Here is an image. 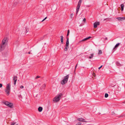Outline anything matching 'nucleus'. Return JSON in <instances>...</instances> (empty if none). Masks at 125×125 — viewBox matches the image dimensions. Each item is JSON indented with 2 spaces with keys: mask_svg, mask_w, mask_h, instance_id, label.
<instances>
[{
  "mask_svg": "<svg viewBox=\"0 0 125 125\" xmlns=\"http://www.w3.org/2000/svg\"><path fill=\"white\" fill-rule=\"evenodd\" d=\"M28 53L29 54H30V52H28Z\"/></svg>",
  "mask_w": 125,
  "mask_h": 125,
  "instance_id": "46",
  "label": "nucleus"
},
{
  "mask_svg": "<svg viewBox=\"0 0 125 125\" xmlns=\"http://www.w3.org/2000/svg\"><path fill=\"white\" fill-rule=\"evenodd\" d=\"M82 1V0H80L78 2V4H79L81 5Z\"/></svg>",
  "mask_w": 125,
  "mask_h": 125,
  "instance_id": "24",
  "label": "nucleus"
},
{
  "mask_svg": "<svg viewBox=\"0 0 125 125\" xmlns=\"http://www.w3.org/2000/svg\"><path fill=\"white\" fill-rule=\"evenodd\" d=\"M16 123V122H13L11 123V125H15Z\"/></svg>",
  "mask_w": 125,
  "mask_h": 125,
  "instance_id": "26",
  "label": "nucleus"
},
{
  "mask_svg": "<svg viewBox=\"0 0 125 125\" xmlns=\"http://www.w3.org/2000/svg\"><path fill=\"white\" fill-rule=\"evenodd\" d=\"M41 39H40V40H43V37H42V38H41Z\"/></svg>",
  "mask_w": 125,
  "mask_h": 125,
  "instance_id": "41",
  "label": "nucleus"
},
{
  "mask_svg": "<svg viewBox=\"0 0 125 125\" xmlns=\"http://www.w3.org/2000/svg\"><path fill=\"white\" fill-rule=\"evenodd\" d=\"M25 30H26V33H27L29 29H27L26 28H25Z\"/></svg>",
  "mask_w": 125,
  "mask_h": 125,
  "instance_id": "29",
  "label": "nucleus"
},
{
  "mask_svg": "<svg viewBox=\"0 0 125 125\" xmlns=\"http://www.w3.org/2000/svg\"><path fill=\"white\" fill-rule=\"evenodd\" d=\"M124 5L123 4H122L121 5V8H124Z\"/></svg>",
  "mask_w": 125,
  "mask_h": 125,
  "instance_id": "28",
  "label": "nucleus"
},
{
  "mask_svg": "<svg viewBox=\"0 0 125 125\" xmlns=\"http://www.w3.org/2000/svg\"><path fill=\"white\" fill-rule=\"evenodd\" d=\"M2 85L1 83H0V88H1L2 87Z\"/></svg>",
  "mask_w": 125,
  "mask_h": 125,
  "instance_id": "37",
  "label": "nucleus"
},
{
  "mask_svg": "<svg viewBox=\"0 0 125 125\" xmlns=\"http://www.w3.org/2000/svg\"><path fill=\"white\" fill-rule=\"evenodd\" d=\"M99 52H98V54L99 55L101 54L102 53V52L101 50H99Z\"/></svg>",
  "mask_w": 125,
  "mask_h": 125,
  "instance_id": "20",
  "label": "nucleus"
},
{
  "mask_svg": "<svg viewBox=\"0 0 125 125\" xmlns=\"http://www.w3.org/2000/svg\"><path fill=\"white\" fill-rule=\"evenodd\" d=\"M17 79V76H14V77H13V80H15V79Z\"/></svg>",
  "mask_w": 125,
  "mask_h": 125,
  "instance_id": "21",
  "label": "nucleus"
},
{
  "mask_svg": "<svg viewBox=\"0 0 125 125\" xmlns=\"http://www.w3.org/2000/svg\"><path fill=\"white\" fill-rule=\"evenodd\" d=\"M81 123L80 122H78L76 125H81Z\"/></svg>",
  "mask_w": 125,
  "mask_h": 125,
  "instance_id": "27",
  "label": "nucleus"
},
{
  "mask_svg": "<svg viewBox=\"0 0 125 125\" xmlns=\"http://www.w3.org/2000/svg\"><path fill=\"white\" fill-rule=\"evenodd\" d=\"M73 13H72L71 15V17H72L73 16Z\"/></svg>",
  "mask_w": 125,
  "mask_h": 125,
  "instance_id": "42",
  "label": "nucleus"
},
{
  "mask_svg": "<svg viewBox=\"0 0 125 125\" xmlns=\"http://www.w3.org/2000/svg\"><path fill=\"white\" fill-rule=\"evenodd\" d=\"M124 116H125V114L124 115H121L119 116H118L117 117H123Z\"/></svg>",
  "mask_w": 125,
  "mask_h": 125,
  "instance_id": "23",
  "label": "nucleus"
},
{
  "mask_svg": "<svg viewBox=\"0 0 125 125\" xmlns=\"http://www.w3.org/2000/svg\"><path fill=\"white\" fill-rule=\"evenodd\" d=\"M17 79H16L15 80H14V84L15 85L16 84V81H17Z\"/></svg>",
  "mask_w": 125,
  "mask_h": 125,
  "instance_id": "31",
  "label": "nucleus"
},
{
  "mask_svg": "<svg viewBox=\"0 0 125 125\" xmlns=\"http://www.w3.org/2000/svg\"><path fill=\"white\" fill-rule=\"evenodd\" d=\"M18 96L20 98H22V96L21 95H19Z\"/></svg>",
  "mask_w": 125,
  "mask_h": 125,
  "instance_id": "33",
  "label": "nucleus"
},
{
  "mask_svg": "<svg viewBox=\"0 0 125 125\" xmlns=\"http://www.w3.org/2000/svg\"><path fill=\"white\" fill-rule=\"evenodd\" d=\"M107 38H105V40H107Z\"/></svg>",
  "mask_w": 125,
  "mask_h": 125,
  "instance_id": "45",
  "label": "nucleus"
},
{
  "mask_svg": "<svg viewBox=\"0 0 125 125\" xmlns=\"http://www.w3.org/2000/svg\"><path fill=\"white\" fill-rule=\"evenodd\" d=\"M61 37V42L63 44V36H61L60 37Z\"/></svg>",
  "mask_w": 125,
  "mask_h": 125,
  "instance_id": "14",
  "label": "nucleus"
},
{
  "mask_svg": "<svg viewBox=\"0 0 125 125\" xmlns=\"http://www.w3.org/2000/svg\"><path fill=\"white\" fill-rule=\"evenodd\" d=\"M116 19L119 21H122L125 20V17H118L116 18Z\"/></svg>",
  "mask_w": 125,
  "mask_h": 125,
  "instance_id": "4",
  "label": "nucleus"
},
{
  "mask_svg": "<svg viewBox=\"0 0 125 125\" xmlns=\"http://www.w3.org/2000/svg\"><path fill=\"white\" fill-rule=\"evenodd\" d=\"M120 43H117L115 46V47L113 49V50L114 51H115L117 49V47L119 46Z\"/></svg>",
  "mask_w": 125,
  "mask_h": 125,
  "instance_id": "7",
  "label": "nucleus"
},
{
  "mask_svg": "<svg viewBox=\"0 0 125 125\" xmlns=\"http://www.w3.org/2000/svg\"><path fill=\"white\" fill-rule=\"evenodd\" d=\"M9 103V102L7 101H5L4 102V103L7 106H8Z\"/></svg>",
  "mask_w": 125,
  "mask_h": 125,
  "instance_id": "17",
  "label": "nucleus"
},
{
  "mask_svg": "<svg viewBox=\"0 0 125 125\" xmlns=\"http://www.w3.org/2000/svg\"><path fill=\"white\" fill-rule=\"evenodd\" d=\"M116 65L118 66H120L122 65L120 64L118 61L116 62Z\"/></svg>",
  "mask_w": 125,
  "mask_h": 125,
  "instance_id": "16",
  "label": "nucleus"
},
{
  "mask_svg": "<svg viewBox=\"0 0 125 125\" xmlns=\"http://www.w3.org/2000/svg\"><path fill=\"white\" fill-rule=\"evenodd\" d=\"M23 86L22 85H21L20 86V88H23Z\"/></svg>",
  "mask_w": 125,
  "mask_h": 125,
  "instance_id": "36",
  "label": "nucleus"
},
{
  "mask_svg": "<svg viewBox=\"0 0 125 125\" xmlns=\"http://www.w3.org/2000/svg\"><path fill=\"white\" fill-rule=\"evenodd\" d=\"M108 96V94L107 93H106L105 94L104 96L105 98H107Z\"/></svg>",
  "mask_w": 125,
  "mask_h": 125,
  "instance_id": "22",
  "label": "nucleus"
},
{
  "mask_svg": "<svg viewBox=\"0 0 125 125\" xmlns=\"http://www.w3.org/2000/svg\"><path fill=\"white\" fill-rule=\"evenodd\" d=\"M77 120L83 122H87V121H85V120L82 118H79L77 119Z\"/></svg>",
  "mask_w": 125,
  "mask_h": 125,
  "instance_id": "5",
  "label": "nucleus"
},
{
  "mask_svg": "<svg viewBox=\"0 0 125 125\" xmlns=\"http://www.w3.org/2000/svg\"><path fill=\"white\" fill-rule=\"evenodd\" d=\"M69 46V41H66V43L65 45V46Z\"/></svg>",
  "mask_w": 125,
  "mask_h": 125,
  "instance_id": "19",
  "label": "nucleus"
},
{
  "mask_svg": "<svg viewBox=\"0 0 125 125\" xmlns=\"http://www.w3.org/2000/svg\"><path fill=\"white\" fill-rule=\"evenodd\" d=\"M69 35V34L67 33V36H68Z\"/></svg>",
  "mask_w": 125,
  "mask_h": 125,
  "instance_id": "44",
  "label": "nucleus"
},
{
  "mask_svg": "<svg viewBox=\"0 0 125 125\" xmlns=\"http://www.w3.org/2000/svg\"><path fill=\"white\" fill-rule=\"evenodd\" d=\"M45 84H44L42 86L41 88H43V89L45 87Z\"/></svg>",
  "mask_w": 125,
  "mask_h": 125,
  "instance_id": "25",
  "label": "nucleus"
},
{
  "mask_svg": "<svg viewBox=\"0 0 125 125\" xmlns=\"http://www.w3.org/2000/svg\"><path fill=\"white\" fill-rule=\"evenodd\" d=\"M10 83H8L7 84V86L6 87V89L8 90H10Z\"/></svg>",
  "mask_w": 125,
  "mask_h": 125,
  "instance_id": "9",
  "label": "nucleus"
},
{
  "mask_svg": "<svg viewBox=\"0 0 125 125\" xmlns=\"http://www.w3.org/2000/svg\"><path fill=\"white\" fill-rule=\"evenodd\" d=\"M100 23L99 22H95L94 24V27L95 28H96L98 25H99Z\"/></svg>",
  "mask_w": 125,
  "mask_h": 125,
  "instance_id": "6",
  "label": "nucleus"
},
{
  "mask_svg": "<svg viewBox=\"0 0 125 125\" xmlns=\"http://www.w3.org/2000/svg\"><path fill=\"white\" fill-rule=\"evenodd\" d=\"M69 76V74L65 76L64 77L63 79L61 82V83L62 85H64L67 83L68 81Z\"/></svg>",
  "mask_w": 125,
  "mask_h": 125,
  "instance_id": "3",
  "label": "nucleus"
},
{
  "mask_svg": "<svg viewBox=\"0 0 125 125\" xmlns=\"http://www.w3.org/2000/svg\"><path fill=\"white\" fill-rule=\"evenodd\" d=\"M69 48V46H66V47L64 48V50L65 51H67Z\"/></svg>",
  "mask_w": 125,
  "mask_h": 125,
  "instance_id": "18",
  "label": "nucleus"
},
{
  "mask_svg": "<svg viewBox=\"0 0 125 125\" xmlns=\"http://www.w3.org/2000/svg\"><path fill=\"white\" fill-rule=\"evenodd\" d=\"M91 38V37L89 36L88 37V38H84V39H83V40H81L79 42L85 41H86V40H88V39H89L90 38Z\"/></svg>",
  "mask_w": 125,
  "mask_h": 125,
  "instance_id": "10",
  "label": "nucleus"
},
{
  "mask_svg": "<svg viewBox=\"0 0 125 125\" xmlns=\"http://www.w3.org/2000/svg\"><path fill=\"white\" fill-rule=\"evenodd\" d=\"M103 66V65H101L100 67L98 68V69H100Z\"/></svg>",
  "mask_w": 125,
  "mask_h": 125,
  "instance_id": "38",
  "label": "nucleus"
},
{
  "mask_svg": "<svg viewBox=\"0 0 125 125\" xmlns=\"http://www.w3.org/2000/svg\"><path fill=\"white\" fill-rule=\"evenodd\" d=\"M86 21V19H85V18H84L83 19V21H84V22H85V21Z\"/></svg>",
  "mask_w": 125,
  "mask_h": 125,
  "instance_id": "35",
  "label": "nucleus"
},
{
  "mask_svg": "<svg viewBox=\"0 0 125 125\" xmlns=\"http://www.w3.org/2000/svg\"><path fill=\"white\" fill-rule=\"evenodd\" d=\"M47 18V17H46L42 21V22L46 20Z\"/></svg>",
  "mask_w": 125,
  "mask_h": 125,
  "instance_id": "34",
  "label": "nucleus"
},
{
  "mask_svg": "<svg viewBox=\"0 0 125 125\" xmlns=\"http://www.w3.org/2000/svg\"><path fill=\"white\" fill-rule=\"evenodd\" d=\"M124 10V8H121V11H123V10Z\"/></svg>",
  "mask_w": 125,
  "mask_h": 125,
  "instance_id": "43",
  "label": "nucleus"
},
{
  "mask_svg": "<svg viewBox=\"0 0 125 125\" xmlns=\"http://www.w3.org/2000/svg\"><path fill=\"white\" fill-rule=\"evenodd\" d=\"M9 107L11 108H12L13 107V104L12 103L9 102L8 106Z\"/></svg>",
  "mask_w": 125,
  "mask_h": 125,
  "instance_id": "11",
  "label": "nucleus"
},
{
  "mask_svg": "<svg viewBox=\"0 0 125 125\" xmlns=\"http://www.w3.org/2000/svg\"><path fill=\"white\" fill-rule=\"evenodd\" d=\"M40 76H36V77H35V79H37V78H40Z\"/></svg>",
  "mask_w": 125,
  "mask_h": 125,
  "instance_id": "32",
  "label": "nucleus"
},
{
  "mask_svg": "<svg viewBox=\"0 0 125 125\" xmlns=\"http://www.w3.org/2000/svg\"><path fill=\"white\" fill-rule=\"evenodd\" d=\"M10 90H8V89H6L5 90V91L6 94L9 95L10 94Z\"/></svg>",
  "mask_w": 125,
  "mask_h": 125,
  "instance_id": "12",
  "label": "nucleus"
},
{
  "mask_svg": "<svg viewBox=\"0 0 125 125\" xmlns=\"http://www.w3.org/2000/svg\"><path fill=\"white\" fill-rule=\"evenodd\" d=\"M69 33H70V30H69L67 31V33L69 34Z\"/></svg>",
  "mask_w": 125,
  "mask_h": 125,
  "instance_id": "40",
  "label": "nucleus"
},
{
  "mask_svg": "<svg viewBox=\"0 0 125 125\" xmlns=\"http://www.w3.org/2000/svg\"><path fill=\"white\" fill-rule=\"evenodd\" d=\"M94 53H92L90 54V56H89L88 58L89 59H92L94 56Z\"/></svg>",
  "mask_w": 125,
  "mask_h": 125,
  "instance_id": "15",
  "label": "nucleus"
},
{
  "mask_svg": "<svg viewBox=\"0 0 125 125\" xmlns=\"http://www.w3.org/2000/svg\"><path fill=\"white\" fill-rule=\"evenodd\" d=\"M66 39H67V40H66V41H69V38L68 37H67L66 38Z\"/></svg>",
  "mask_w": 125,
  "mask_h": 125,
  "instance_id": "39",
  "label": "nucleus"
},
{
  "mask_svg": "<svg viewBox=\"0 0 125 125\" xmlns=\"http://www.w3.org/2000/svg\"><path fill=\"white\" fill-rule=\"evenodd\" d=\"M42 110V107H39L38 108V111L39 112H41Z\"/></svg>",
  "mask_w": 125,
  "mask_h": 125,
  "instance_id": "13",
  "label": "nucleus"
},
{
  "mask_svg": "<svg viewBox=\"0 0 125 125\" xmlns=\"http://www.w3.org/2000/svg\"><path fill=\"white\" fill-rule=\"evenodd\" d=\"M16 125H18V124H16Z\"/></svg>",
  "mask_w": 125,
  "mask_h": 125,
  "instance_id": "48",
  "label": "nucleus"
},
{
  "mask_svg": "<svg viewBox=\"0 0 125 125\" xmlns=\"http://www.w3.org/2000/svg\"><path fill=\"white\" fill-rule=\"evenodd\" d=\"M18 4V2H15L14 3V6H15L16 5H17Z\"/></svg>",
  "mask_w": 125,
  "mask_h": 125,
  "instance_id": "30",
  "label": "nucleus"
},
{
  "mask_svg": "<svg viewBox=\"0 0 125 125\" xmlns=\"http://www.w3.org/2000/svg\"><path fill=\"white\" fill-rule=\"evenodd\" d=\"M8 42L7 38H4L2 40V43L0 45V51L3 50L6 46V42Z\"/></svg>",
  "mask_w": 125,
  "mask_h": 125,
  "instance_id": "1",
  "label": "nucleus"
},
{
  "mask_svg": "<svg viewBox=\"0 0 125 125\" xmlns=\"http://www.w3.org/2000/svg\"><path fill=\"white\" fill-rule=\"evenodd\" d=\"M81 5L79 4H78L77 7V9L76 10V15H77L78 12L79 11V9H80V6Z\"/></svg>",
  "mask_w": 125,
  "mask_h": 125,
  "instance_id": "8",
  "label": "nucleus"
},
{
  "mask_svg": "<svg viewBox=\"0 0 125 125\" xmlns=\"http://www.w3.org/2000/svg\"><path fill=\"white\" fill-rule=\"evenodd\" d=\"M77 64L76 65V66H75V67H76V66H77Z\"/></svg>",
  "mask_w": 125,
  "mask_h": 125,
  "instance_id": "47",
  "label": "nucleus"
},
{
  "mask_svg": "<svg viewBox=\"0 0 125 125\" xmlns=\"http://www.w3.org/2000/svg\"><path fill=\"white\" fill-rule=\"evenodd\" d=\"M62 94H60L54 98L53 99V101L56 102L59 101L61 98L62 97Z\"/></svg>",
  "mask_w": 125,
  "mask_h": 125,
  "instance_id": "2",
  "label": "nucleus"
}]
</instances>
